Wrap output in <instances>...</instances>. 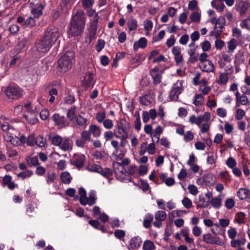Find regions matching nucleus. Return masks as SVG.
Here are the masks:
<instances>
[{"instance_id": "nucleus-27", "label": "nucleus", "mask_w": 250, "mask_h": 250, "mask_svg": "<svg viewBox=\"0 0 250 250\" xmlns=\"http://www.w3.org/2000/svg\"><path fill=\"white\" fill-rule=\"evenodd\" d=\"M189 229L188 228L185 227L180 231V233L183 236L187 243L192 244L193 243L194 240L192 238L189 237Z\"/></svg>"}, {"instance_id": "nucleus-5", "label": "nucleus", "mask_w": 250, "mask_h": 250, "mask_svg": "<svg viewBox=\"0 0 250 250\" xmlns=\"http://www.w3.org/2000/svg\"><path fill=\"white\" fill-rule=\"evenodd\" d=\"M4 93L9 99L17 100L23 96L24 91L17 85H9L5 87Z\"/></svg>"}, {"instance_id": "nucleus-6", "label": "nucleus", "mask_w": 250, "mask_h": 250, "mask_svg": "<svg viewBox=\"0 0 250 250\" xmlns=\"http://www.w3.org/2000/svg\"><path fill=\"white\" fill-rule=\"evenodd\" d=\"M183 81H177L174 83L169 94V99L170 101H177L179 95L183 91Z\"/></svg>"}, {"instance_id": "nucleus-3", "label": "nucleus", "mask_w": 250, "mask_h": 250, "mask_svg": "<svg viewBox=\"0 0 250 250\" xmlns=\"http://www.w3.org/2000/svg\"><path fill=\"white\" fill-rule=\"evenodd\" d=\"M74 57L73 52L67 51L58 61V70L61 72H65L69 70L72 67Z\"/></svg>"}, {"instance_id": "nucleus-57", "label": "nucleus", "mask_w": 250, "mask_h": 250, "mask_svg": "<svg viewBox=\"0 0 250 250\" xmlns=\"http://www.w3.org/2000/svg\"><path fill=\"white\" fill-rule=\"evenodd\" d=\"M240 26L242 28L250 30V17L243 20L240 23Z\"/></svg>"}, {"instance_id": "nucleus-1", "label": "nucleus", "mask_w": 250, "mask_h": 250, "mask_svg": "<svg viewBox=\"0 0 250 250\" xmlns=\"http://www.w3.org/2000/svg\"><path fill=\"white\" fill-rule=\"evenodd\" d=\"M62 32L58 28L49 27L45 31L43 37L37 43V50L41 53H46L50 49Z\"/></svg>"}, {"instance_id": "nucleus-43", "label": "nucleus", "mask_w": 250, "mask_h": 250, "mask_svg": "<svg viewBox=\"0 0 250 250\" xmlns=\"http://www.w3.org/2000/svg\"><path fill=\"white\" fill-rule=\"evenodd\" d=\"M167 217V213L165 211L158 210L154 215V218L156 220L164 221Z\"/></svg>"}, {"instance_id": "nucleus-13", "label": "nucleus", "mask_w": 250, "mask_h": 250, "mask_svg": "<svg viewBox=\"0 0 250 250\" xmlns=\"http://www.w3.org/2000/svg\"><path fill=\"white\" fill-rule=\"evenodd\" d=\"M82 83L85 88L92 87L95 84L93 73L90 72H87L85 74Z\"/></svg>"}, {"instance_id": "nucleus-29", "label": "nucleus", "mask_w": 250, "mask_h": 250, "mask_svg": "<svg viewBox=\"0 0 250 250\" xmlns=\"http://www.w3.org/2000/svg\"><path fill=\"white\" fill-rule=\"evenodd\" d=\"M229 80L227 73H220L219 77L216 80V82L220 85H226Z\"/></svg>"}, {"instance_id": "nucleus-41", "label": "nucleus", "mask_w": 250, "mask_h": 250, "mask_svg": "<svg viewBox=\"0 0 250 250\" xmlns=\"http://www.w3.org/2000/svg\"><path fill=\"white\" fill-rule=\"evenodd\" d=\"M26 162H27L28 166L30 167H36L39 164L38 158L37 156H27L26 158Z\"/></svg>"}, {"instance_id": "nucleus-58", "label": "nucleus", "mask_w": 250, "mask_h": 250, "mask_svg": "<svg viewBox=\"0 0 250 250\" xmlns=\"http://www.w3.org/2000/svg\"><path fill=\"white\" fill-rule=\"evenodd\" d=\"M46 140L42 136H40L36 139L35 144L40 147L44 146Z\"/></svg>"}, {"instance_id": "nucleus-18", "label": "nucleus", "mask_w": 250, "mask_h": 250, "mask_svg": "<svg viewBox=\"0 0 250 250\" xmlns=\"http://www.w3.org/2000/svg\"><path fill=\"white\" fill-rule=\"evenodd\" d=\"M44 7L43 4H37L31 9V13L34 18H38L42 14V10Z\"/></svg>"}, {"instance_id": "nucleus-59", "label": "nucleus", "mask_w": 250, "mask_h": 250, "mask_svg": "<svg viewBox=\"0 0 250 250\" xmlns=\"http://www.w3.org/2000/svg\"><path fill=\"white\" fill-rule=\"evenodd\" d=\"M183 205L187 209L190 208L192 206L191 201L188 197H185L182 201Z\"/></svg>"}, {"instance_id": "nucleus-35", "label": "nucleus", "mask_w": 250, "mask_h": 250, "mask_svg": "<svg viewBox=\"0 0 250 250\" xmlns=\"http://www.w3.org/2000/svg\"><path fill=\"white\" fill-rule=\"evenodd\" d=\"M246 242V239L245 238H242L241 239L232 240L230 242V245L233 248H240L241 246L245 245Z\"/></svg>"}, {"instance_id": "nucleus-54", "label": "nucleus", "mask_w": 250, "mask_h": 250, "mask_svg": "<svg viewBox=\"0 0 250 250\" xmlns=\"http://www.w3.org/2000/svg\"><path fill=\"white\" fill-rule=\"evenodd\" d=\"M226 164L227 166L231 169L236 167L237 165V162L236 160L231 157L228 158Z\"/></svg>"}, {"instance_id": "nucleus-30", "label": "nucleus", "mask_w": 250, "mask_h": 250, "mask_svg": "<svg viewBox=\"0 0 250 250\" xmlns=\"http://www.w3.org/2000/svg\"><path fill=\"white\" fill-rule=\"evenodd\" d=\"M23 117L28 123L32 125L36 124L38 121L36 115L34 112L28 113V115L24 114Z\"/></svg>"}, {"instance_id": "nucleus-38", "label": "nucleus", "mask_w": 250, "mask_h": 250, "mask_svg": "<svg viewBox=\"0 0 250 250\" xmlns=\"http://www.w3.org/2000/svg\"><path fill=\"white\" fill-rule=\"evenodd\" d=\"M211 6L218 12H222L224 11L225 5L223 3H218L216 0H213L211 2Z\"/></svg>"}, {"instance_id": "nucleus-9", "label": "nucleus", "mask_w": 250, "mask_h": 250, "mask_svg": "<svg viewBox=\"0 0 250 250\" xmlns=\"http://www.w3.org/2000/svg\"><path fill=\"white\" fill-rule=\"evenodd\" d=\"M70 23L85 27V18L84 12L83 10H77L75 13L73 14Z\"/></svg>"}, {"instance_id": "nucleus-37", "label": "nucleus", "mask_w": 250, "mask_h": 250, "mask_svg": "<svg viewBox=\"0 0 250 250\" xmlns=\"http://www.w3.org/2000/svg\"><path fill=\"white\" fill-rule=\"evenodd\" d=\"M226 24L225 19L223 16L219 17L217 20L216 22V26H214V30L216 29H220V31L224 27Z\"/></svg>"}, {"instance_id": "nucleus-22", "label": "nucleus", "mask_w": 250, "mask_h": 250, "mask_svg": "<svg viewBox=\"0 0 250 250\" xmlns=\"http://www.w3.org/2000/svg\"><path fill=\"white\" fill-rule=\"evenodd\" d=\"M147 43V40L145 37H142L138 41L134 42L133 49L137 51L139 48H144L146 46Z\"/></svg>"}, {"instance_id": "nucleus-10", "label": "nucleus", "mask_w": 250, "mask_h": 250, "mask_svg": "<svg viewBox=\"0 0 250 250\" xmlns=\"http://www.w3.org/2000/svg\"><path fill=\"white\" fill-rule=\"evenodd\" d=\"M54 125L59 128H65L69 125L70 122L64 116H61L58 113H55L52 117Z\"/></svg>"}, {"instance_id": "nucleus-8", "label": "nucleus", "mask_w": 250, "mask_h": 250, "mask_svg": "<svg viewBox=\"0 0 250 250\" xmlns=\"http://www.w3.org/2000/svg\"><path fill=\"white\" fill-rule=\"evenodd\" d=\"M113 167L116 178L119 181L125 182L126 180H129V179H126L125 178L126 171L123 165H121L119 162H116L113 163Z\"/></svg>"}, {"instance_id": "nucleus-34", "label": "nucleus", "mask_w": 250, "mask_h": 250, "mask_svg": "<svg viewBox=\"0 0 250 250\" xmlns=\"http://www.w3.org/2000/svg\"><path fill=\"white\" fill-rule=\"evenodd\" d=\"M89 224L94 228L101 230L102 232H105L107 231L106 229L104 227V226L101 225L100 223L97 220H89Z\"/></svg>"}, {"instance_id": "nucleus-11", "label": "nucleus", "mask_w": 250, "mask_h": 250, "mask_svg": "<svg viewBox=\"0 0 250 250\" xmlns=\"http://www.w3.org/2000/svg\"><path fill=\"white\" fill-rule=\"evenodd\" d=\"M203 241L209 244L217 245L222 246L225 244V242L219 237H214L210 233H208L203 235Z\"/></svg>"}, {"instance_id": "nucleus-14", "label": "nucleus", "mask_w": 250, "mask_h": 250, "mask_svg": "<svg viewBox=\"0 0 250 250\" xmlns=\"http://www.w3.org/2000/svg\"><path fill=\"white\" fill-rule=\"evenodd\" d=\"M96 201V193L94 191H91L90 192L88 198L86 197L85 198H83L81 200V204L83 206L88 205L91 206L95 203Z\"/></svg>"}, {"instance_id": "nucleus-39", "label": "nucleus", "mask_w": 250, "mask_h": 250, "mask_svg": "<svg viewBox=\"0 0 250 250\" xmlns=\"http://www.w3.org/2000/svg\"><path fill=\"white\" fill-rule=\"evenodd\" d=\"M76 0H62L61 6L66 11L69 10Z\"/></svg>"}, {"instance_id": "nucleus-50", "label": "nucleus", "mask_w": 250, "mask_h": 250, "mask_svg": "<svg viewBox=\"0 0 250 250\" xmlns=\"http://www.w3.org/2000/svg\"><path fill=\"white\" fill-rule=\"evenodd\" d=\"M81 2L83 8L87 10L92 7L94 0H81Z\"/></svg>"}, {"instance_id": "nucleus-2", "label": "nucleus", "mask_w": 250, "mask_h": 250, "mask_svg": "<svg viewBox=\"0 0 250 250\" xmlns=\"http://www.w3.org/2000/svg\"><path fill=\"white\" fill-rule=\"evenodd\" d=\"M52 145L58 146L63 151H70L72 149L73 141L68 137H62L59 135H55L50 138Z\"/></svg>"}, {"instance_id": "nucleus-19", "label": "nucleus", "mask_w": 250, "mask_h": 250, "mask_svg": "<svg viewBox=\"0 0 250 250\" xmlns=\"http://www.w3.org/2000/svg\"><path fill=\"white\" fill-rule=\"evenodd\" d=\"M200 68L203 71L209 73L214 72L215 67L211 61H208L202 62Z\"/></svg>"}, {"instance_id": "nucleus-31", "label": "nucleus", "mask_w": 250, "mask_h": 250, "mask_svg": "<svg viewBox=\"0 0 250 250\" xmlns=\"http://www.w3.org/2000/svg\"><path fill=\"white\" fill-rule=\"evenodd\" d=\"M163 128L160 125H157L155 128L153 135H151V139H153V138H156L157 139L156 142V144H158L159 142L160 135L163 133Z\"/></svg>"}, {"instance_id": "nucleus-15", "label": "nucleus", "mask_w": 250, "mask_h": 250, "mask_svg": "<svg viewBox=\"0 0 250 250\" xmlns=\"http://www.w3.org/2000/svg\"><path fill=\"white\" fill-rule=\"evenodd\" d=\"M150 75L153 79L155 84L160 83L162 81V72L159 68L155 67L150 71Z\"/></svg>"}, {"instance_id": "nucleus-49", "label": "nucleus", "mask_w": 250, "mask_h": 250, "mask_svg": "<svg viewBox=\"0 0 250 250\" xmlns=\"http://www.w3.org/2000/svg\"><path fill=\"white\" fill-rule=\"evenodd\" d=\"M143 248L144 250H154V243L150 240H146L144 242Z\"/></svg>"}, {"instance_id": "nucleus-48", "label": "nucleus", "mask_w": 250, "mask_h": 250, "mask_svg": "<svg viewBox=\"0 0 250 250\" xmlns=\"http://www.w3.org/2000/svg\"><path fill=\"white\" fill-rule=\"evenodd\" d=\"M99 16L98 15L92 17L90 19V26L92 29L95 32L97 29V25L99 21Z\"/></svg>"}, {"instance_id": "nucleus-63", "label": "nucleus", "mask_w": 250, "mask_h": 250, "mask_svg": "<svg viewBox=\"0 0 250 250\" xmlns=\"http://www.w3.org/2000/svg\"><path fill=\"white\" fill-rule=\"evenodd\" d=\"M35 137L33 134H30L27 138V145L29 146H33L35 145Z\"/></svg>"}, {"instance_id": "nucleus-52", "label": "nucleus", "mask_w": 250, "mask_h": 250, "mask_svg": "<svg viewBox=\"0 0 250 250\" xmlns=\"http://www.w3.org/2000/svg\"><path fill=\"white\" fill-rule=\"evenodd\" d=\"M190 19L193 22H199L201 19V13L199 12H194L190 15Z\"/></svg>"}, {"instance_id": "nucleus-33", "label": "nucleus", "mask_w": 250, "mask_h": 250, "mask_svg": "<svg viewBox=\"0 0 250 250\" xmlns=\"http://www.w3.org/2000/svg\"><path fill=\"white\" fill-rule=\"evenodd\" d=\"M62 182L65 184H69L72 180L70 174L67 171L62 172L60 175Z\"/></svg>"}, {"instance_id": "nucleus-12", "label": "nucleus", "mask_w": 250, "mask_h": 250, "mask_svg": "<svg viewBox=\"0 0 250 250\" xmlns=\"http://www.w3.org/2000/svg\"><path fill=\"white\" fill-rule=\"evenodd\" d=\"M85 28L84 26L70 23L68 35L71 37H78L82 34Z\"/></svg>"}, {"instance_id": "nucleus-55", "label": "nucleus", "mask_w": 250, "mask_h": 250, "mask_svg": "<svg viewBox=\"0 0 250 250\" xmlns=\"http://www.w3.org/2000/svg\"><path fill=\"white\" fill-rule=\"evenodd\" d=\"M235 205V202L232 198L227 199L225 203V207L229 209L232 208L234 207Z\"/></svg>"}, {"instance_id": "nucleus-56", "label": "nucleus", "mask_w": 250, "mask_h": 250, "mask_svg": "<svg viewBox=\"0 0 250 250\" xmlns=\"http://www.w3.org/2000/svg\"><path fill=\"white\" fill-rule=\"evenodd\" d=\"M153 27V23L151 21L149 20H146L144 21V29L146 32L149 33Z\"/></svg>"}, {"instance_id": "nucleus-40", "label": "nucleus", "mask_w": 250, "mask_h": 250, "mask_svg": "<svg viewBox=\"0 0 250 250\" xmlns=\"http://www.w3.org/2000/svg\"><path fill=\"white\" fill-rule=\"evenodd\" d=\"M237 46V41L235 39H231L228 42V50L227 52L229 53H232L234 51Z\"/></svg>"}, {"instance_id": "nucleus-23", "label": "nucleus", "mask_w": 250, "mask_h": 250, "mask_svg": "<svg viewBox=\"0 0 250 250\" xmlns=\"http://www.w3.org/2000/svg\"><path fill=\"white\" fill-rule=\"evenodd\" d=\"M76 124L80 127L82 128H85L86 127L87 124V119L82 115H79L75 119Z\"/></svg>"}, {"instance_id": "nucleus-21", "label": "nucleus", "mask_w": 250, "mask_h": 250, "mask_svg": "<svg viewBox=\"0 0 250 250\" xmlns=\"http://www.w3.org/2000/svg\"><path fill=\"white\" fill-rule=\"evenodd\" d=\"M210 230L215 235H220L224 236L225 234V230L221 228L219 223H213V225L211 228Z\"/></svg>"}, {"instance_id": "nucleus-47", "label": "nucleus", "mask_w": 250, "mask_h": 250, "mask_svg": "<svg viewBox=\"0 0 250 250\" xmlns=\"http://www.w3.org/2000/svg\"><path fill=\"white\" fill-rule=\"evenodd\" d=\"M249 8V3L247 2H243L241 6L237 8V10L239 12L241 15H243L246 13Z\"/></svg>"}, {"instance_id": "nucleus-25", "label": "nucleus", "mask_w": 250, "mask_h": 250, "mask_svg": "<svg viewBox=\"0 0 250 250\" xmlns=\"http://www.w3.org/2000/svg\"><path fill=\"white\" fill-rule=\"evenodd\" d=\"M237 196L240 200H245L250 197V190L245 188H240L237 192Z\"/></svg>"}, {"instance_id": "nucleus-46", "label": "nucleus", "mask_w": 250, "mask_h": 250, "mask_svg": "<svg viewBox=\"0 0 250 250\" xmlns=\"http://www.w3.org/2000/svg\"><path fill=\"white\" fill-rule=\"evenodd\" d=\"M246 214L243 212H239L236 214L235 221L236 223L239 224H242L245 223V218Z\"/></svg>"}, {"instance_id": "nucleus-53", "label": "nucleus", "mask_w": 250, "mask_h": 250, "mask_svg": "<svg viewBox=\"0 0 250 250\" xmlns=\"http://www.w3.org/2000/svg\"><path fill=\"white\" fill-rule=\"evenodd\" d=\"M56 174L54 172H48L46 175V182L47 184H49L53 182L56 178Z\"/></svg>"}, {"instance_id": "nucleus-45", "label": "nucleus", "mask_w": 250, "mask_h": 250, "mask_svg": "<svg viewBox=\"0 0 250 250\" xmlns=\"http://www.w3.org/2000/svg\"><path fill=\"white\" fill-rule=\"evenodd\" d=\"M204 100V98L202 94H196L194 96L193 104L196 106L201 105Z\"/></svg>"}, {"instance_id": "nucleus-51", "label": "nucleus", "mask_w": 250, "mask_h": 250, "mask_svg": "<svg viewBox=\"0 0 250 250\" xmlns=\"http://www.w3.org/2000/svg\"><path fill=\"white\" fill-rule=\"evenodd\" d=\"M152 142L149 144L147 146V151L149 154H154L156 150L155 144L154 139H152Z\"/></svg>"}, {"instance_id": "nucleus-62", "label": "nucleus", "mask_w": 250, "mask_h": 250, "mask_svg": "<svg viewBox=\"0 0 250 250\" xmlns=\"http://www.w3.org/2000/svg\"><path fill=\"white\" fill-rule=\"evenodd\" d=\"M103 124L104 127L107 129H110L114 126L113 121L109 119L105 120L103 122Z\"/></svg>"}, {"instance_id": "nucleus-44", "label": "nucleus", "mask_w": 250, "mask_h": 250, "mask_svg": "<svg viewBox=\"0 0 250 250\" xmlns=\"http://www.w3.org/2000/svg\"><path fill=\"white\" fill-rule=\"evenodd\" d=\"M86 169L91 172H95L99 173L102 170V167L96 164H89L86 167Z\"/></svg>"}, {"instance_id": "nucleus-64", "label": "nucleus", "mask_w": 250, "mask_h": 250, "mask_svg": "<svg viewBox=\"0 0 250 250\" xmlns=\"http://www.w3.org/2000/svg\"><path fill=\"white\" fill-rule=\"evenodd\" d=\"M140 103L141 104L148 105L150 104L151 101L150 100L149 97L146 95L140 98Z\"/></svg>"}, {"instance_id": "nucleus-61", "label": "nucleus", "mask_w": 250, "mask_h": 250, "mask_svg": "<svg viewBox=\"0 0 250 250\" xmlns=\"http://www.w3.org/2000/svg\"><path fill=\"white\" fill-rule=\"evenodd\" d=\"M202 49L204 52L208 51L211 48L210 43L208 41H205L201 43Z\"/></svg>"}, {"instance_id": "nucleus-20", "label": "nucleus", "mask_w": 250, "mask_h": 250, "mask_svg": "<svg viewBox=\"0 0 250 250\" xmlns=\"http://www.w3.org/2000/svg\"><path fill=\"white\" fill-rule=\"evenodd\" d=\"M2 184L3 187L7 186L11 190L14 189L17 186V185L12 181V177L9 175H6L3 177Z\"/></svg>"}, {"instance_id": "nucleus-7", "label": "nucleus", "mask_w": 250, "mask_h": 250, "mask_svg": "<svg viewBox=\"0 0 250 250\" xmlns=\"http://www.w3.org/2000/svg\"><path fill=\"white\" fill-rule=\"evenodd\" d=\"M1 130L5 132L3 138L5 141H11L16 136L17 130L9 125V123H3L1 125Z\"/></svg>"}, {"instance_id": "nucleus-4", "label": "nucleus", "mask_w": 250, "mask_h": 250, "mask_svg": "<svg viewBox=\"0 0 250 250\" xmlns=\"http://www.w3.org/2000/svg\"><path fill=\"white\" fill-rule=\"evenodd\" d=\"M131 127L130 124L125 120H121L114 129L115 136L118 139L128 138V132Z\"/></svg>"}, {"instance_id": "nucleus-26", "label": "nucleus", "mask_w": 250, "mask_h": 250, "mask_svg": "<svg viewBox=\"0 0 250 250\" xmlns=\"http://www.w3.org/2000/svg\"><path fill=\"white\" fill-rule=\"evenodd\" d=\"M88 131L90 135H92L95 138L99 137L101 134L100 127L95 125H90L89 126Z\"/></svg>"}, {"instance_id": "nucleus-42", "label": "nucleus", "mask_w": 250, "mask_h": 250, "mask_svg": "<svg viewBox=\"0 0 250 250\" xmlns=\"http://www.w3.org/2000/svg\"><path fill=\"white\" fill-rule=\"evenodd\" d=\"M76 107L74 106L69 109L67 111V117L70 120V121H72L73 120L76 119Z\"/></svg>"}, {"instance_id": "nucleus-16", "label": "nucleus", "mask_w": 250, "mask_h": 250, "mask_svg": "<svg viewBox=\"0 0 250 250\" xmlns=\"http://www.w3.org/2000/svg\"><path fill=\"white\" fill-rule=\"evenodd\" d=\"M181 48L179 46H174L172 49V53L174 55V60L176 64H179L183 60V57L181 54Z\"/></svg>"}, {"instance_id": "nucleus-17", "label": "nucleus", "mask_w": 250, "mask_h": 250, "mask_svg": "<svg viewBox=\"0 0 250 250\" xmlns=\"http://www.w3.org/2000/svg\"><path fill=\"white\" fill-rule=\"evenodd\" d=\"M84 161L85 156L82 154H74L72 159V163L78 167H82Z\"/></svg>"}, {"instance_id": "nucleus-24", "label": "nucleus", "mask_w": 250, "mask_h": 250, "mask_svg": "<svg viewBox=\"0 0 250 250\" xmlns=\"http://www.w3.org/2000/svg\"><path fill=\"white\" fill-rule=\"evenodd\" d=\"M224 197V195L220 194L216 197L212 198L210 201V204L212 207L216 209L220 208L221 206V202Z\"/></svg>"}, {"instance_id": "nucleus-60", "label": "nucleus", "mask_w": 250, "mask_h": 250, "mask_svg": "<svg viewBox=\"0 0 250 250\" xmlns=\"http://www.w3.org/2000/svg\"><path fill=\"white\" fill-rule=\"evenodd\" d=\"M33 174V172L30 170H28L25 171L21 172L18 174V176L22 179H25L27 177H31Z\"/></svg>"}, {"instance_id": "nucleus-36", "label": "nucleus", "mask_w": 250, "mask_h": 250, "mask_svg": "<svg viewBox=\"0 0 250 250\" xmlns=\"http://www.w3.org/2000/svg\"><path fill=\"white\" fill-rule=\"evenodd\" d=\"M99 173L104 177L106 178L108 180L109 182L112 179V171L111 169L108 168L103 169L102 167V170L101 171L99 172Z\"/></svg>"}, {"instance_id": "nucleus-32", "label": "nucleus", "mask_w": 250, "mask_h": 250, "mask_svg": "<svg viewBox=\"0 0 250 250\" xmlns=\"http://www.w3.org/2000/svg\"><path fill=\"white\" fill-rule=\"evenodd\" d=\"M127 26L129 31L136 30L138 28L137 21L134 18L129 19L127 22Z\"/></svg>"}, {"instance_id": "nucleus-28", "label": "nucleus", "mask_w": 250, "mask_h": 250, "mask_svg": "<svg viewBox=\"0 0 250 250\" xmlns=\"http://www.w3.org/2000/svg\"><path fill=\"white\" fill-rule=\"evenodd\" d=\"M142 242V239L140 237H134L130 240V247L132 249H138L140 247Z\"/></svg>"}]
</instances>
